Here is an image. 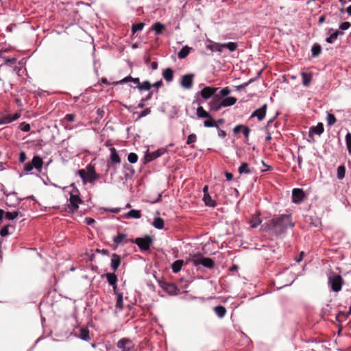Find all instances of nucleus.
Here are the masks:
<instances>
[{
	"instance_id": "f257e3e1",
	"label": "nucleus",
	"mask_w": 351,
	"mask_h": 351,
	"mask_svg": "<svg viewBox=\"0 0 351 351\" xmlns=\"http://www.w3.org/2000/svg\"><path fill=\"white\" fill-rule=\"evenodd\" d=\"M294 226L291 215L282 214L264 223L262 228L276 237H281L286 234L289 227Z\"/></svg>"
},
{
	"instance_id": "f03ea898",
	"label": "nucleus",
	"mask_w": 351,
	"mask_h": 351,
	"mask_svg": "<svg viewBox=\"0 0 351 351\" xmlns=\"http://www.w3.org/2000/svg\"><path fill=\"white\" fill-rule=\"evenodd\" d=\"M237 98L234 97H226L220 98L215 97L208 102L210 111L217 112L222 108L232 106L237 102Z\"/></svg>"
},
{
	"instance_id": "7ed1b4c3",
	"label": "nucleus",
	"mask_w": 351,
	"mask_h": 351,
	"mask_svg": "<svg viewBox=\"0 0 351 351\" xmlns=\"http://www.w3.org/2000/svg\"><path fill=\"white\" fill-rule=\"evenodd\" d=\"M271 169L270 166L266 165L263 160L260 163L256 164V167L250 168L247 163L243 162L239 167L238 171L240 174L242 173H259L269 171Z\"/></svg>"
},
{
	"instance_id": "20e7f679",
	"label": "nucleus",
	"mask_w": 351,
	"mask_h": 351,
	"mask_svg": "<svg viewBox=\"0 0 351 351\" xmlns=\"http://www.w3.org/2000/svg\"><path fill=\"white\" fill-rule=\"evenodd\" d=\"M343 282L344 281L341 275L335 272H330L329 274L328 284L332 291H340L341 290Z\"/></svg>"
},
{
	"instance_id": "39448f33",
	"label": "nucleus",
	"mask_w": 351,
	"mask_h": 351,
	"mask_svg": "<svg viewBox=\"0 0 351 351\" xmlns=\"http://www.w3.org/2000/svg\"><path fill=\"white\" fill-rule=\"evenodd\" d=\"M191 262L195 267L202 265L207 269H213L215 266V262L211 258L204 257L199 253L193 255Z\"/></svg>"
},
{
	"instance_id": "423d86ee",
	"label": "nucleus",
	"mask_w": 351,
	"mask_h": 351,
	"mask_svg": "<svg viewBox=\"0 0 351 351\" xmlns=\"http://www.w3.org/2000/svg\"><path fill=\"white\" fill-rule=\"evenodd\" d=\"M132 243L136 244L141 251H148L150 249V246L153 243L152 238L146 235L144 237H138L132 241Z\"/></svg>"
},
{
	"instance_id": "0eeeda50",
	"label": "nucleus",
	"mask_w": 351,
	"mask_h": 351,
	"mask_svg": "<svg viewBox=\"0 0 351 351\" xmlns=\"http://www.w3.org/2000/svg\"><path fill=\"white\" fill-rule=\"evenodd\" d=\"M43 165V159L38 156H34L32 161L25 164L24 167V170L26 172L32 171L34 168L36 169L38 171H40Z\"/></svg>"
},
{
	"instance_id": "6e6552de",
	"label": "nucleus",
	"mask_w": 351,
	"mask_h": 351,
	"mask_svg": "<svg viewBox=\"0 0 351 351\" xmlns=\"http://www.w3.org/2000/svg\"><path fill=\"white\" fill-rule=\"evenodd\" d=\"M219 90L218 87L205 86L200 90L199 95L204 99L207 100L210 98H215V95H217Z\"/></svg>"
},
{
	"instance_id": "1a4fd4ad",
	"label": "nucleus",
	"mask_w": 351,
	"mask_h": 351,
	"mask_svg": "<svg viewBox=\"0 0 351 351\" xmlns=\"http://www.w3.org/2000/svg\"><path fill=\"white\" fill-rule=\"evenodd\" d=\"M69 204L68 205L70 212L75 213L79 208V204L83 202L78 195L70 194Z\"/></svg>"
},
{
	"instance_id": "9d476101",
	"label": "nucleus",
	"mask_w": 351,
	"mask_h": 351,
	"mask_svg": "<svg viewBox=\"0 0 351 351\" xmlns=\"http://www.w3.org/2000/svg\"><path fill=\"white\" fill-rule=\"evenodd\" d=\"M158 283L160 287L169 294L172 295L178 294V289L175 284L163 280L159 281Z\"/></svg>"
},
{
	"instance_id": "9b49d317",
	"label": "nucleus",
	"mask_w": 351,
	"mask_h": 351,
	"mask_svg": "<svg viewBox=\"0 0 351 351\" xmlns=\"http://www.w3.org/2000/svg\"><path fill=\"white\" fill-rule=\"evenodd\" d=\"M120 351H132V341L128 338L121 339L117 343Z\"/></svg>"
},
{
	"instance_id": "f8f14e48",
	"label": "nucleus",
	"mask_w": 351,
	"mask_h": 351,
	"mask_svg": "<svg viewBox=\"0 0 351 351\" xmlns=\"http://www.w3.org/2000/svg\"><path fill=\"white\" fill-rule=\"evenodd\" d=\"M194 76V74H186L183 75L180 82L181 86L186 89L191 88L193 84Z\"/></svg>"
},
{
	"instance_id": "ddd939ff",
	"label": "nucleus",
	"mask_w": 351,
	"mask_h": 351,
	"mask_svg": "<svg viewBox=\"0 0 351 351\" xmlns=\"http://www.w3.org/2000/svg\"><path fill=\"white\" fill-rule=\"evenodd\" d=\"M304 193L302 189L295 188L292 190V202L300 204L304 198Z\"/></svg>"
},
{
	"instance_id": "4468645a",
	"label": "nucleus",
	"mask_w": 351,
	"mask_h": 351,
	"mask_svg": "<svg viewBox=\"0 0 351 351\" xmlns=\"http://www.w3.org/2000/svg\"><path fill=\"white\" fill-rule=\"evenodd\" d=\"M5 196L7 197L5 204L10 207H15L19 204L21 201H22L21 198L17 197V193L15 195H8Z\"/></svg>"
},
{
	"instance_id": "2eb2a0df",
	"label": "nucleus",
	"mask_w": 351,
	"mask_h": 351,
	"mask_svg": "<svg viewBox=\"0 0 351 351\" xmlns=\"http://www.w3.org/2000/svg\"><path fill=\"white\" fill-rule=\"evenodd\" d=\"M267 105L265 104L261 108L256 110L251 115V117H257L259 121H262L266 114Z\"/></svg>"
},
{
	"instance_id": "dca6fc26",
	"label": "nucleus",
	"mask_w": 351,
	"mask_h": 351,
	"mask_svg": "<svg viewBox=\"0 0 351 351\" xmlns=\"http://www.w3.org/2000/svg\"><path fill=\"white\" fill-rule=\"evenodd\" d=\"M165 153V149H158L152 153H147L145 156V162H149L160 156H162Z\"/></svg>"
},
{
	"instance_id": "f3484780",
	"label": "nucleus",
	"mask_w": 351,
	"mask_h": 351,
	"mask_svg": "<svg viewBox=\"0 0 351 351\" xmlns=\"http://www.w3.org/2000/svg\"><path fill=\"white\" fill-rule=\"evenodd\" d=\"M21 117L20 112H16L14 114H7L0 118V124L10 123L13 121L18 119Z\"/></svg>"
},
{
	"instance_id": "a211bd4d",
	"label": "nucleus",
	"mask_w": 351,
	"mask_h": 351,
	"mask_svg": "<svg viewBox=\"0 0 351 351\" xmlns=\"http://www.w3.org/2000/svg\"><path fill=\"white\" fill-rule=\"evenodd\" d=\"M233 132L235 134H237L239 132L243 133L245 138H248L250 133V129L246 125H238L234 128Z\"/></svg>"
},
{
	"instance_id": "6ab92c4d",
	"label": "nucleus",
	"mask_w": 351,
	"mask_h": 351,
	"mask_svg": "<svg viewBox=\"0 0 351 351\" xmlns=\"http://www.w3.org/2000/svg\"><path fill=\"white\" fill-rule=\"evenodd\" d=\"M121 264V256L117 254H112L111 256L110 267L115 271L119 268Z\"/></svg>"
},
{
	"instance_id": "aec40b11",
	"label": "nucleus",
	"mask_w": 351,
	"mask_h": 351,
	"mask_svg": "<svg viewBox=\"0 0 351 351\" xmlns=\"http://www.w3.org/2000/svg\"><path fill=\"white\" fill-rule=\"evenodd\" d=\"M106 278L107 281L110 286L115 285L117 283L118 278L114 272H108L101 275V278Z\"/></svg>"
},
{
	"instance_id": "412c9836",
	"label": "nucleus",
	"mask_w": 351,
	"mask_h": 351,
	"mask_svg": "<svg viewBox=\"0 0 351 351\" xmlns=\"http://www.w3.org/2000/svg\"><path fill=\"white\" fill-rule=\"evenodd\" d=\"M79 339L83 341L90 340L89 330L88 328H82L80 329L79 334L75 335Z\"/></svg>"
},
{
	"instance_id": "4be33fe9",
	"label": "nucleus",
	"mask_w": 351,
	"mask_h": 351,
	"mask_svg": "<svg viewBox=\"0 0 351 351\" xmlns=\"http://www.w3.org/2000/svg\"><path fill=\"white\" fill-rule=\"evenodd\" d=\"M261 223H262V221L260 218V215L258 213L254 214L252 216V218L250 221L251 228H256L259 225H261Z\"/></svg>"
},
{
	"instance_id": "5701e85b",
	"label": "nucleus",
	"mask_w": 351,
	"mask_h": 351,
	"mask_svg": "<svg viewBox=\"0 0 351 351\" xmlns=\"http://www.w3.org/2000/svg\"><path fill=\"white\" fill-rule=\"evenodd\" d=\"M19 216L23 217L24 215L22 214L19 210H14L12 212H5V218L8 220H14Z\"/></svg>"
},
{
	"instance_id": "b1692460",
	"label": "nucleus",
	"mask_w": 351,
	"mask_h": 351,
	"mask_svg": "<svg viewBox=\"0 0 351 351\" xmlns=\"http://www.w3.org/2000/svg\"><path fill=\"white\" fill-rule=\"evenodd\" d=\"M213 310L215 314L217 315V317L220 319L224 317L227 312L225 306L222 305H218L214 307Z\"/></svg>"
},
{
	"instance_id": "393cba45",
	"label": "nucleus",
	"mask_w": 351,
	"mask_h": 351,
	"mask_svg": "<svg viewBox=\"0 0 351 351\" xmlns=\"http://www.w3.org/2000/svg\"><path fill=\"white\" fill-rule=\"evenodd\" d=\"M127 219H140L141 217V212L140 210L132 209L125 214Z\"/></svg>"
},
{
	"instance_id": "a878e982",
	"label": "nucleus",
	"mask_w": 351,
	"mask_h": 351,
	"mask_svg": "<svg viewBox=\"0 0 351 351\" xmlns=\"http://www.w3.org/2000/svg\"><path fill=\"white\" fill-rule=\"evenodd\" d=\"M127 235L124 233H119L113 237L112 241L114 242V244L115 245V247H117L119 245L122 243L125 239L126 238Z\"/></svg>"
},
{
	"instance_id": "bb28decb",
	"label": "nucleus",
	"mask_w": 351,
	"mask_h": 351,
	"mask_svg": "<svg viewBox=\"0 0 351 351\" xmlns=\"http://www.w3.org/2000/svg\"><path fill=\"white\" fill-rule=\"evenodd\" d=\"M110 151V161L112 163H120V157L114 147H111Z\"/></svg>"
},
{
	"instance_id": "cd10ccee",
	"label": "nucleus",
	"mask_w": 351,
	"mask_h": 351,
	"mask_svg": "<svg viewBox=\"0 0 351 351\" xmlns=\"http://www.w3.org/2000/svg\"><path fill=\"white\" fill-rule=\"evenodd\" d=\"M173 71L171 68H167L162 72V76L164 79L169 82H171L173 79Z\"/></svg>"
},
{
	"instance_id": "c85d7f7f",
	"label": "nucleus",
	"mask_w": 351,
	"mask_h": 351,
	"mask_svg": "<svg viewBox=\"0 0 351 351\" xmlns=\"http://www.w3.org/2000/svg\"><path fill=\"white\" fill-rule=\"evenodd\" d=\"M301 76L302 77V84L304 86H308L312 80V74L311 73L302 72Z\"/></svg>"
},
{
	"instance_id": "c756f323",
	"label": "nucleus",
	"mask_w": 351,
	"mask_h": 351,
	"mask_svg": "<svg viewBox=\"0 0 351 351\" xmlns=\"http://www.w3.org/2000/svg\"><path fill=\"white\" fill-rule=\"evenodd\" d=\"M39 178L43 180V184L45 185H51L56 188L62 189H64L65 188H66V186H61V185H58L56 183H53V182H51L49 177H45V178L39 177Z\"/></svg>"
},
{
	"instance_id": "7c9ffc66",
	"label": "nucleus",
	"mask_w": 351,
	"mask_h": 351,
	"mask_svg": "<svg viewBox=\"0 0 351 351\" xmlns=\"http://www.w3.org/2000/svg\"><path fill=\"white\" fill-rule=\"evenodd\" d=\"M184 261L183 260H177L174 261L171 265V269L173 273L177 274L180 271L183 265Z\"/></svg>"
},
{
	"instance_id": "2f4dec72",
	"label": "nucleus",
	"mask_w": 351,
	"mask_h": 351,
	"mask_svg": "<svg viewBox=\"0 0 351 351\" xmlns=\"http://www.w3.org/2000/svg\"><path fill=\"white\" fill-rule=\"evenodd\" d=\"M202 200L207 206L215 207L216 206L215 201L212 199L210 194H204Z\"/></svg>"
},
{
	"instance_id": "473e14b6",
	"label": "nucleus",
	"mask_w": 351,
	"mask_h": 351,
	"mask_svg": "<svg viewBox=\"0 0 351 351\" xmlns=\"http://www.w3.org/2000/svg\"><path fill=\"white\" fill-rule=\"evenodd\" d=\"M116 308L121 311L123 308V293L117 295V300L115 304Z\"/></svg>"
},
{
	"instance_id": "72a5a7b5",
	"label": "nucleus",
	"mask_w": 351,
	"mask_h": 351,
	"mask_svg": "<svg viewBox=\"0 0 351 351\" xmlns=\"http://www.w3.org/2000/svg\"><path fill=\"white\" fill-rule=\"evenodd\" d=\"M164 220L160 217H156L152 223L153 226L158 230H162L164 228Z\"/></svg>"
},
{
	"instance_id": "f704fd0d",
	"label": "nucleus",
	"mask_w": 351,
	"mask_h": 351,
	"mask_svg": "<svg viewBox=\"0 0 351 351\" xmlns=\"http://www.w3.org/2000/svg\"><path fill=\"white\" fill-rule=\"evenodd\" d=\"M197 117L198 118H210V113H208L207 111H206L202 106H199L197 108L196 112Z\"/></svg>"
},
{
	"instance_id": "c9c22d12",
	"label": "nucleus",
	"mask_w": 351,
	"mask_h": 351,
	"mask_svg": "<svg viewBox=\"0 0 351 351\" xmlns=\"http://www.w3.org/2000/svg\"><path fill=\"white\" fill-rule=\"evenodd\" d=\"M324 132V125L322 123H319L316 126L312 127L310 129V133L313 132L316 134L320 135Z\"/></svg>"
},
{
	"instance_id": "e433bc0d",
	"label": "nucleus",
	"mask_w": 351,
	"mask_h": 351,
	"mask_svg": "<svg viewBox=\"0 0 351 351\" xmlns=\"http://www.w3.org/2000/svg\"><path fill=\"white\" fill-rule=\"evenodd\" d=\"M204 127H206V128L215 127L217 128H219V126L217 125V122L213 119L211 115L210 116V118H207L204 121Z\"/></svg>"
},
{
	"instance_id": "4c0bfd02",
	"label": "nucleus",
	"mask_w": 351,
	"mask_h": 351,
	"mask_svg": "<svg viewBox=\"0 0 351 351\" xmlns=\"http://www.w3.org/2000/svg\"><path fill=\"white\" fill-rule=\"evenodd\" d=\"M230 93L231 90L227 86L221 89L219 92H217V95H215V97H219L220 98L226 97Z\"/></svg>"
},
{
	"instance_id": "58836bf2",
	"label": "nucleus",
	"mask_w": 351,
	"mask_h": 351,
	"mask_svg": "<svg viewBox=\"0 0 351 351\" xmlns=\"http://www.w3.org/2000/svg\"><path fill=\"white\" fill-rule=\"evenodd\" d=\"M152 28L155 31L156 34L159 35L162 34L165 29V25L160 22H157L153 25Z\"/></svg>"
},
{
	"instance_id": "ea45409f",
	"label": "nucleus",
	"mask_w": 351,
	"mask_h": 351,
	"mask_svg": "<svg viewBox=\"0 0 351 351\" xmlns=\"http://www.w3.org/2000/svg\"><path fill=\"white\" fill-rule=\"evenodd\" d=\"M191 48L188 46L184 47L178 53L180 59H184L189 54Z\"/></svg>"
},
{
	"instance_id": "a19ab883",
	"label": "nucleus",
	"mask_w": 351,
	"mask_h": 351,
	"mask_svg": "<svg viewBox=\"0 0 351 351\" xmlns=\"http://www.w3.org/2000/svg\"><path fill=\"white\" fill-rule=\"evenodd\" d=\"M343 34V33L342 32L337 30L335 32H333L329 37H328L326 40L328 43H332L334 40H335L339 35Z\"/></svg>"
},
{
	"instance_id": "79ce46f5",
	"label": "nucleus",
	"mask_w": 351,
	"mask_h": 351,
	"mask_svg": "<svg viewBox=\"0 0 351 351\" xmlns=\"http://www.w3.org/2000/svg\"><path fill=\"white\" fill-rule=\"evenodd\" d=\"M322 51V47L319 44H314L311 49L312 56L317 57L318 56Z\"/></svg>"
},
{
	"instance_id": "37998d69",
	"label": "nucleus",
	"mask_w": 351,
	"mask_h": 351,
	"mask_svg": "<svg viewBox=\"0 0 351 351\" xmlns=\"http://www.w3.org/2000/svg\"><path fill=\"white\" fill-rule=\"evenodd\" d=\"M82 179L83 183H90V184H95V182L102 178L103 177H80Z\"/></svg>"
},
{
	"instance_id": "c03bdc74",
	"label": "nucleus",
	"mask_w": 351,
	"mask_h": 351,
	"mask_svg": "<svg viewBox=\"0 0 351 351\" xmlns=\"http://www.w3.org/2000/svg\"><path fill=\"white\" fill-rule=\"evenodd\" d=\"M137 88L140 90H149L152 88V84L148 81H144L143 83H138V85H137Z\"/></svg>"
},
{
	"instance_id": "a18cd8bd",
	"label": "nucleus",
	"mask_w": 351,
	"mask_h": 351,
	"mask_svg": "<svg viewBox=\"0 0 351 351\" xmlns=\"http://www.w3.org/2000/svg\"><path fill=\"white\" fill-rule=\"evenodd\" d=\"M145 26V23H138L136 24H133L132 26V32L133 34H135L136 32L141 31Z\"/></svg>"
},
{
	"instance_id": "49530a36",
	"label": "nucleus",
	"mask_w": 351,
	"mask_h": 351,
	"mask_svg": "<svg viewBox=\"0 0 351 351\" xmlns=\"http://www.w3.org/2000/svg\"><path fill=\"white\" fill-rule=\"evenodd\" d=\"M238 47L237 43L230 42L228 43H223V47L228 49L230 51H234Z\"/></svg>"
},
{
	"instance_id": "de8ad7c7",
	"label": "nucleus",
	"mask_w": 351,
	"mask_h": 351,
	"mask_svg": "<svg viewBox=\"0 0 351 351\" xmlns=\"http://www.w3.org/2000/svg\"><path fill=\"white\" fill-rule=\"evenodd\" d=\"M208 48L210 49L212 51H217L219 52H221L222 49L224 47H223V44L214 43L213 45H210L208 47Z\"/></svg>"
},
{
	"instance_id": "09e8293b",
	"label": "nucleus",
	"mask_w": 351,
	"mask_h": 351,
	"mask_svg": "<svg viewBox=\"0 0 351 351\" xmlns=\"http://www.w3.org/2000/svg\"><path fill=\"white\" fill-rule=\"evenodd\" d=\"M0 191L1 192H3V193L5 195H15L16 194V192L15 191L14 189L13 190H11L10 191H8L6 189H5V185H3V184L0 183Z\"/></svg>"
},
{
	"instance_id": "8fccbe9b",
	"label": "nucleus",
	"mask_w": 351,
	"mask_h": 351,
	"mask_svg": "<svg viewBox=\"0 0 351 351\" xmlns=\"http://www.w3.org/2000/svg\"><path fill=\"white\" fill-rule=\"evenodd\" d=\"M10 226H11L10 225L8 224V225H5L3 228H1V230H0V235H1V237H6V236L10 234L9 228Z\"/></svg>"
},
{
	"instance_id": "3c124183",
	"label": "nucleus",
	"mask_w": 351,
	"mask_h": 351,
	"mask_svg": "<svg viewBox=\"0 0 351 351\" xmlns=\"http://www.w3.org/2000/svg\"><path fill=\"white\" fill-rule=\"evenodd\" d=\"M133 82L135 84H137V85H138V83L140 82L138 78H133L130 75H129V76L123 78V80H121L119 82V83H125V82Z\"/></svg>"
},
{
	"instance_id": "603ef678",
	"label": "nucleus",
	"mask_w": 351,
	"mask_h": 351,
	"mask_svg": "<svg viewBox=\"0 0 351 351\" xmlns=\"http://www.w3.org/2000/svg\"><path fill=\"white\" fill-rule=\"evenodd\" d=\"M346 142L348 153L351 155V133L348 132L346 135Z\"/></svg>"
},
{
	"instance_id": "864d4df0",
	"label": "nucleus",
	"mask_w": 351,
	"mask_h": 351,
	"mask_svg": "<svg viewBox=\"0 0 351 351\" xmlns=\"http://www.w3.org/2000/svg\"><path fill=\"white\" fill-rule=\"evenodd\" d=\"M337 121L336 117L334 114L328 113L327 116V123L328 125H334Z\"/></svg>"
},
{
	"instance_id": "5fc2aeb1",
	"label": "nucleus",
	"mask_w": 351,
	"mask_h": 351,
	"mask_svg": "<svg viewBox=\"0 0 351 351\" xmlns=\"http://www.w3.org/2000/svg\"><path fill=\"white\" fill-rule=\"evenodd\" d=\"M128 160L130 163H135L138 160V156L135 153H130L128 156Z\"/></svg>"
},
{
	"instance_id": "6e6d98bb",
	"label": "nucleus",
	"mask_w": 351,
	"mask_h": 351,
	"mask_svg": "<svg viewBox=\"0 0 351 351\" xmlns=\"http://www.w3.org/2000/svg\"><path fill=\"white\" fill-rule=\"evenodd\" d=\"M197 141V136L195 134H191L189 135L186 141L187 145H191L192 143L196 142Z\"/></svg>"
},
{
	"instance_id": "4d7b16f0",
	"label": "nucleus",
	"mask_w": 351,
	"mask_h": 351,
	"mask_svg": "<svg viewBox=\"0 0 351 351\" xmlns=\"http://www.w3.org/2000/svg\"><path fill=\"white\" fill-rule=\"evenodd\" d=\"M19 128L23 132H29L30 130V125L25 122H22L19 125Z\"/></svg>"
},
{
	"instance_id": "13d9d810",
	"label": "nucleus",
	"mask_w": 351,
	"mask_h": 351,
	"mask_svg": "<svg viewBox=\"0 0 351 351\" xmlns=\"http://www.w3.org/2000/svg\"><path fill=\"white\" fill-rule=\"evenodd\" d=\"M103 209L106 213H115V214H117L121 211L120 208H104Z\"/></svg>"
},
{
	"instance_id": "bf43d9fd",
	"label": "nucleus",
	"mask_w": 351,
	"mask_h": 351,
	"mask_svg": "<svg viewBox=\"0 0 351 351\" xmlns=\"http://www.w3.org/2000/svg\"><path fill=\"white\" fill-rule=\"evenodd\" d=\"M75 114H67L64 117V120L69 121V122H73L75 119Z\"/></svg>"
},
{
	"instance_id": "052dcab7",
	"label": "nucleus",
	"mask_w": 351,
	"mask_h": 351,
	"mask_svg": "<svg viewBox=\"0 0 351 351\" xmlns=\"http://www.w3.org/2000/svg\"><path fill=\"white\" fill-rule=\"evenodd\" d=\"M346 168L343 165H340L337 168V176H345Z\"/></svg>"
},
{
	"instance_id": "680f3d73",
	"label": "nucleus",
	"mask_w": 351,
	"mask_h": 351,
	"mask_svg": "<svg viewBox=\"0 0 351 351\" xmlns=\"http://www.w3.org/2000/svg\"><path fill=\"white\" fill-rule=\"evenodd\" d=\"M350 23L349 22H343L339 25V29L341 30H346L350 27Z\"/></svg>"
},
{
	"instance_id": "e2e57ef3",
	"label": "nucleus",
	"mask_w": 351,
	"mask_h": 351,
	"mask_svg": "<svg viewBox=\"0 0 351 351\" xmlns=\"http://www.w3.org/2000/svg\"><path fill=\"white\" fill-rule=\"evenodd\" d=\"M95 252H97L98 254H101L103 255H109V254H110L109 251L106 249L100 250L99 248H97L95 250Z\"/></svg>"
},
{
	"instance_id": "0e129e2a",
	"label": "nucleus",
	"mask_w": 351,
	"mask_h": 351,
	"mask_svg": "<svg viewBox=\"0 0 351 351\" xmlns=\"http://www.w3.org/2000/svg\"><path fill=\"white\" fill-rule=\"evenodd\" d=\"M348 315V314H347V315H346V313H345L344 312H341H341H339V313L337 314V317H336V319H337L338 322H341V320H340V318H341V317H343V319H346Z\"/></svg>"
},
{
	"instance_id": "69168bd1",
	"label": "nucleus",
	"mask_w": 351,
	"mask_h": 351,
	"mask_svg": "<svg viewBox=\"0 0 351 351\" xmlns=\"http://www.w3.org/2000/svg\"><path fill=\"white\" fill-rule=\"evenodd\" d=\"M252 81H253V80H252V79H251L249 82H245V83H243V84H241V85H239V86H237V88H237V90H241V89L245 88V87H246V86H247L250 83H251Z\"/></svg>"
},
{
	"instance_id": "338daca9",
	"label": "nucleus",
	"mask_w": 351,
	"mask_h": 351,
	"mask_svg": "<svg viewBox=\"0 0 351 351\" xmlns=\"http://www.w3.org/2000/svg\"><path fill=\"white\" fill-rule=\"evenodd\" d=\"M85 222L88 226H92L95 223V220L91 217H86L85 219Z\"/></svg>"
},
{
	"instance_id": "774afa93",
	"label": "nucleus",
	"mask_w": 351,
	"mask_h": 351,
	"mask_svg": "<svg viewBox=\"0 0 351 351\" xmlns=\"http://www.w3.org/2000/svg\"><path fill=\"white\" fill-rule=\"evenodd\" d=\"M26 160V154L25 152H21L19 154V161L21 162H24Z\"/></svg>"
}]
</instances>
